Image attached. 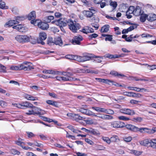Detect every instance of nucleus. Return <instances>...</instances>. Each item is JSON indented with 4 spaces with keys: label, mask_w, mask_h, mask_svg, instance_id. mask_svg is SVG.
<instances>
[{
    "label": "nucleus",
    "mask_w": 156,
    "mask_h": 156,
    "mask_svg": "<svg viewBox=\"0 0 156 156\" xmlns=\"http://www.w3.org/2000/svg\"><path fill=\"white\" fill-rule=\"evenodd\" d=\"M41 118L44 121L49 122H51L53 121L52 119L47 118L45 116H42Z\"/></svg>",
    "instance_id": "4d7b16f0"
},
{
    "label": "nucleus",
    "mask_w": 156,
    "mask_h": 156,
    "mask_svg": "<svg viewBox=\"0 0 156 156\" xmlns=\"http://www.w3.org/2000/svg\"><path fill=\"white\" fill-rule=\"evenodd\" d=\"M64 73L66 74H64L65 76H62V81H71L73 80H77L76 78L75 79L74 78L68 76V75H71L72 74H69L70 73L69 72H64Z\"/></svg>",
    "instance_id": "4468645a"
},
{
    "label": "nucleus",
    "mask_w": 156,
    "mask_h": 156,
    "mask_svg": "<svg viewBox=\"0 0 156 156\" xmlns=\"http://www.w3.org/2000/svg\"><path fill=\"white\" fill-rule=\"evenodd\" d=\"M26 133L27 135V137L28 138L34 137L35 136L33 133L31 132H26Z\"/></svg>",
    "instance_id": "052dcab7"
},
{
    "label": "nucleus",
    "mask_w": 156,
    "mask_h": 156,
    "mask_svg": "<svg viewBox=\"0 0 156 156\" xmlns=\"http://www.w3.org/2000/svg\"><path fill=\"white\" fill-rule=\"evenodd\" d=\"M11 152L12 154L14 155L17 154L19 155L20 153V151L14 149H12L11 150Z\"/></svg>",
    "instance_id": "e2e57ef3"
},
{
    "label": "nucleus",
    "mask_w": 156,
    "mask_h": 156,
    "mask_svg": "<svg viewBox=\"0 0 156 156\" xmlns=\"http://www.w3.org/2000/svg\"><path fill=\"white\" fill-rule=\"evenodd\" d=\"M27 17L29 20H31V23L35 26L36 25L37 21H39L38 20L35 19L36 14V12L34 11H33L30 12Z\"/></svg>",
    "instance_id": "20e7f679"
},
{
    "label": "nucleus",
    "mask_w": 156,
    "mask_h": 156,
    "mask_svg": "<svg viewBox=\"0 0 156 156\" xmlns=\"http://www.w3.org/2000/svg\"><path fill=\"white\" fill-rule=\"evenodd\" d=\"M143 120V118L141 117H138L133 118L132 120L136 123L140 122Z\"/></svg>",
    "instance_id": "2f4dec72"
},
{
    "label": "nucleus",
    "mask_w": 156,
    "mask_h": 156,
    "mask_svg": "<svg viewBox=\"0 0 156 156\" xmlns=\"http://www.w3.org/2000/svg\"><path fill=\"white\" fill-rule=\"evenodd\" d=\"M145 132L149 134H153L155 133L154 128H153L152 129H149L146 128V130L145 131Z\"/></svg>",
    "instance_id": "6e6d98bb"
},
{
    "label": "nucleus",
    "mask_w": 156,
    "mask_h": 156,
    "mask_svg": "<svg viewBox=\"0 0 156 156\" xmlns=\"http://www.w3.org/2000/svg\"><path fill=\"white\" fill-rule=\"evenodd\" d=\"M132 137L131 136H125L123 138V140L127 142H130L132 140Z\"/></svg>",
    "instance_id": "5fc2aeb1"
},
{
    "label": "nucleus",
    "mask_w": 156,
    "mask_h": 156,
    "mask_svg": "<svg viewBox=\"0 0 156 156\" xmlns=\"http://www.w3.org/2000/svg\"><path fill=\"white\" fill-rule=\"evenodd\" d=\"M137 25H136V24H134L133 25L130 26L128 28H127V30L128 32L131 31L134 29L136 28H137Z\"/></svg>",
    "instance_id": "de8ad7c7"
},
{
    "label": "nucleus",
    "mask_w": 156,
    "mask_h": 156,
    "mask_svg": "<svg viewBox=\"0 0 156 156\" xmlns=\"http://www.w3.org/2000/svg\"><path fill=\"white\" fill-rule=\"evenodd\" d=\"M54 17L53 16H50L46 17L45 20L47 23H50L51 20H54Z\"/></svg>",
    "instance_id": "3c124183"
},
{
    "label": "nucleus",
    "mask_w": 156,
    "mask_h": 156,
    "mask_svg": "<svg viewBox=\"0 0 156 156\" xmlns=\"http://www.w3.org/2000/svg\"><path fill=\"white\" fill-rule=\"evenodd\" d=\"M111 142H115L120 140L118 136L114 135L112 136L110 138Z\"/></svg>",
    "instance_id": "c85d7f7f"
},
{
    "label": "nucleus",
    "mask_w": 156,
    "mask_h": 156,
    "mask_svg": "<svg viewBox=\"0 0 156 156\" xmlns=\"http://www.w3.org/2000/svg\"><path fill=\"white\" fill-rule=\"evenodd\" d=\"M89 27L88 26H85L83 27V28L81 30H80L81 32H82L84 34H87L88 33V30H89Z\"/></svg>",
    "instance_id": "603ef678"
},
{
    "label": "nucleus",
    "mask_w": 156,
    "mask_h": 156,
    "mask_svg": "<svg viewBox=\"0 0 156 156\" xmlns=\"http://www.w3.org/2000/svg\"><path fill=\"white\" fill-rule=\"evenodd\" d=\"M140 145L146 147L148 146L149 144H150V146H151V142L150 139H145L141 140L140 142Z\"/></svg>",
    "instance_id": "dca6fc26"
},
{
    "label": "nucleus",
    "mask_w": 156,
    "mask_h": 156,
    "mask_svg": "<svg viewBox=\"0 0 156 156\" xmlns=\"http://www.w3.org/2000/svg\"><path fill=\"white\" fill-rule=\"evenodd\" d=\"M20 67L21 70H24L25 71H29L34 69L32 66L31 63L27 61L23 62L22 64L20 65Z\"/></svg>",
    "instance_id": "423d86ee"
},
{
    "label": "nucleus",
    "mask_w": 156,
    "mask_h": 156,
    "mask_svg": "<svg viewBox=\"0 0 156 156\" xmlns=\"http://www.w3.org/2000/svg\"><path fill=\"white\" fill-rule=\"evenodd\" d=\"M110 28L109 25L106 24L102 26L100 30L101 33H106L108 31Z\"/></svg>",
    "instance_id": "4be33fe9"
},
{
    "label": "nucleus",
    "mask_w": 156,
    "mask_h": 156,
    "mask_svg": "<svg viewBox=\"0 0 156 156\" xmlns=\"http://www.w3.org/2000/svg\"><path fill=\"white\" fill-rule=\"evenodd\" d=\"M146 129V128H139L136 127V129L135 132H139L141 133H143L144 131L145 132Z\"/></svg>",
    "instance_id": "c03bdc74"
},
{
    "label": "nucleus",
    "mask_w": 156,
    "mask_h": 156,
    "mask_svg": "<svg viewBox=\"0 0 156 156\" xmlns=\"http://www.w3.org/2000/svg\"><path fill=\"white\" fill-rule=\"evenodd\" d=\"M98 34L94 33L91 34H90L89 35L88 37V38L89 40H91L93 39L94 38H95L98 37Z\"/></svg>",
    "instance_id": "09e8293b"
},
{
    "label": "nucleus",
    "mask_w": 156,
    "mask_h": 156,
    "mask_svg": "<svg viewBox=\"0 0 156 156\" xmlns=\"http://www.w3.org/2000/svg\"><path fill=\"white\" fill-rule=\"evenodd\" d=\"M90 132L91 134L95 135H99L100 134L99 131L94 129H91L90 131Z\"/></svg>",
    "instance_id": "79ce46f5"
},
{
    "label": "nucleus",
    "mask_w": 156,
    "mask_h": 156,
    "mask_svg": "<svg viewBox=\"0 0 156 156\" xmlns=\"http://www.w3.org/2000/svg\"><path fill=\"white\" fill-rule=\"evenodd\" d=\"M90 7V8L89 9V10H85L82 12L83 15L87 18H91L92 17L96 12L94 7H92V6Z\"/></svg>",
    "instance_id": "39448f33"
},
{
    "label": "nucleus",
    "mask_w": 156,
    "mask_h": 156,
    "mask_svg": "<svg viewBox=\"0 0 156 156\" xmlns=\"http://www.w3.org/2000/svg\"><path fill=\"white\" fill-rule=\"evenodd\" d=\"M67 127L74 133H78L81 132V131L79 130L76 128H75V126H73L72 125H69Z\"/></svg>",
    "instance_id": "b1692460"
},
{
    "label": "nucleus",
    "mask_w": 156,
    "mask_h": 156,
    "mask_svg": "<svg viewBox=\"0 0 156 156\" xmlns=\"http://www.w3.org/2000/svg\"><path fill=\"white\" fill-rule=\"evenodd\" d=\"M24 98L30 101H35L38 100V98L37 97H34L31 95L28 94H25Z\"/></svg>",
    "instance_id": "a211bd4d"
},
{
    "label": "nucleus",
    "mask_w": 156,
    "mask_h": 156,
    "mask_svg": "<svg viewBox=\"0 0 156 156\" xmlns=\"http://www.w3.org/2000/svg\"><path fill=\"white\" fill-rule=\"evenodd\" d=\"M12 104L17 108L23 109H25L27 108H37V107L34 106L32 104L27 101L23 102L21 103H15Z\"/></svg>",
    "instance_id": "f03ea898"
},
{
    "label": "nucleus",
    "mask_w": 156,
    "mask_h": 156,
    "mask_svg": "<svg viewBox=\"0 0 156 156\" xmlns=\"http://www.w3.org/2000/svg\"><path fill=\"white\" fill-rule=\"evenodd\" d=\"M108 84L111 86L114 85L116 86L121 87V85H119L118 83L113 81L108 80Z\"/></svg>",
    "instance_id": "473e14b6"
},
{
    "label": "nucleus",
    "mask_w": 156,
    "mask_h": 156,
    "mask_svg": "<svg viewBox=\"0 0 156 156\" xmlns=\"http://www.w3.org/2000/svg\"><path fill=\"white\" fill-rule=\"evenodd\" d=\"M23 140L21 138H18V140L15 141V144L21 146L24 150H27L30 147H25V144L22 141Z\"/></svg>",
    "instance_id": "ddd939ff"
},
{
    "label": "nucleus",
    "mask_w": 156,
    "mask_h": 156,
    "mask_svg": "<svg viewBox=\"0 0 156 156\" xmlns=\"http://www.w3.org/2000/svg\"><path fill=\"white\" fill-rule=\"evenodd\" d=\"M0 65H1V66H0V67L1 68V69H0V72L4 73H6V67L1 64H0Z\"/></svg>",
    "instance_id": "13d9d810"
},
{
    "label": "nucleus",
    "mask_w": 156,
    "mask_h": 156,
    "mask_svg": "<svg viewBox=\"0 0 156 156\" xmlns=\"http://www.w3.org/2000/svg\"><path fill=\"white\" fill-rule=\"evenodd\" d=\"M25 19V18L24 16H17L15 18L17 24L19 23V21L24 20Z\"/></svg>",
    "instance_id": "e433bc0d"
},
{
    "label": "nucleus",
    "mask_w": 156,
    "mask_h": 156,
    "mask_svg": "<svg viewBox=\"0 0 156 156\" xmlns=\"http://www.w3.org/2000/svg\"><path fill=\"white\" fill-rule=\"evenodd\" d=\"M37 21L36 25L42 30H46L49 28V25L47 22H44L40 21L38 22Z\"/></svg>",
    "instance_id": "9b49d317"
},
{
    "label": "nucleus",
    "mask_w": 156,
    "mask_h": 156,
    "mask_svg": "<svg viewBox=\"0 0 156 156\" xmlns=\"http://www.w3.org/2000/svg\"><path fill=\"white\" fill-rule=\"evenodd\" d=\"M110 74L113 76H117L119 78L125 76L123 74L119 73L117 72L114 70L111 71Z\"/></svg>",
    "instance_id": "aec40b11"
},
{
    "label": "nucleus",
    "mask_w": 156,
    "mask_h": 156,
    "mask_svg": "<svg viewBox=\"0 0 156 156\" xmlns=\"http://www.w3.org/2000/svg\"><path fill=\"white\" fill-rule=\"evenodd\" d=\"M81 1L83 3V5L87 7H91L92 5L90 2L88 0H81Z\"/></svg>",
    "instance_id": "58836bf2"
},
{
    "label": "nucleus",
    "mask_w": 156,
    "mask_h": 156,
    "mask_svg": "<svg viewBox=\"0 0 156 156\" xmlns=\"http://www.w3.org/2000/svg\"><path fill=\"white\" fill-rule=\"evenodd\" d=\"M130 153L131 154H134V155L136 156H138L142 154V152H140V151H137L136 150H131Z\"/></svg>",
    "instance_id": "a19ab883"
},
{
    "label": "nucleus",
    "mask_w": 156,
    "mask_h": 156,
    "mask_svg": "<svg viewBox=\"0 0 156 156\" xmlns=\"http://www.w3.org/2000/svg\"><path fill=\"white\" fill-rule=\"evenodd\" d=\"M78 56L77 55H67L65 56V58L67 59L70 60H79L78 58Z\"/></svg>",
    "instance_id": "6ab92c4d"
},
{
    "label": "nucleus",
    "mask_w": 156,
    "mask_h": 156,
    "mask_svg": "<svg viewBox=\"0 0 156 156\" xmlns=\"http://www.w3.org/2000/svg\"><path fill=\"white\" fill-rule=\"evenodd\" d=\"M7 105V103L2 100L0 101V106L2 108H5Z\"/></svg>",
    "instance_id": "680f3d73"
},
{
    "label": "nucleus",
    "mask_w": 156,
    "mask_h": 156,
    "mask_svg": "<svg viewBox=\"0 0 156 156\" xmlns=\"http://www.w3.org/2000/svg\"><path fill=\"white\" fill-rule=\"evenodd\" d=\"M15 39L18 42L22 44L28 42L30 40L29 37L26 35H18Z\"/></svg>",
    "instance_id": "7ed1b4c3"
},
{
    "label": "nucleus",
    "mask_w": 156,
    "mask_h": 156,
    "mask_svg": "<svg viewBox=\"0 0 156 156\" xmlns=\"http://www.w3.org/2000/svg\"><path fill=\"white\" fill-rule=\"evenodd\" d=\"M141 36L142 38H147L148 37H152V35H151L148 34L143 33Z\"/></svg>",
    "instance_id": "0e129e2a"
},
{
    "label": "nucleus",
    "mask_w": 156,
    "mask_h": 156,
    "mask_svg": "<svg viewBox=\"0 0 156 156\" xmlns=\"http://www.w3.org/2000/svg\"><path fill=\"white\" fill-rule=\"evenodd\" d=\"M28 29L27 27L24 26V25H23L21 29L20 30V32H25L27 31Z\"/></svg>",
    "instance_id": "774afa93"
},
{
    "label": "nucleus",
    "mask_w": 156,
    "mask_h": 156,
    "mask_svg": "<svg viewBox=\"0 0 156 156\" xmlns=\"http://www.w3.org/2000/svg\"><path fill=\"white\" fill-rule=\"evenodd\" d=\"M144 65L148 66L150 67V69L151 70H153L154 69H156V65H153L152 66H150L147 64H144Z\"/></svg>",
    "instance_id": "338daca9"
},
{
    "label": "nucleus",
    "mask_w": 156,
    "mask_h": 156,
    "mask_svg": "<svg viewBox=\"0 0 156 156\" xmlns=\"http://www.w3.org/2000/svg\"><path fill=\"white\" fill-rule=\"evenodd\" d=\"M92 109L98 112H104V108L99 107H92Z\"/></svg>",
    "instance_id": "c9c22d12"
},
{
    "label": "nucleus",
    "mask_w": 156,
    "mask_h": 156,
    "mask_svg": "<svg viewBox=\"0 0 156 156\" xmlns=\"http://www.w3.org/2000/svg\"><path fill=\"white\" fill-rule=\"evenodd\" d=\"M83 38L80 35L75 36L72 40L70 41L74 45H80L81 41L83 40Z\"/></svg>",
    "instance_id": "0eeeda50"
},
{
    "label": "nucleus",
    "mask_w": 156,
    "mask_h": 156,
    "mask_svg": "<svg viewBox=\"0 0 156 156\" xmlns=\"http://www.w3.org/2000/svg\"><path fill=\"white\" fill-rule=\"evenodd\" d=\"M147 15L146 14H143L141 15L140 18V20L142 22H144L146 20Z\"/></svg>",
    "instance_id": "37998d69"
},
{
    "label": "nucleus",
    "mask_w": 156,
    "mask_h": 156,
    "mask_svg": "<svg viewBox=\"0 0 156 156\" xmlns=\"http://www.w3.org/2000/svg\"><path fill=\"white\" fill-rule=\"evenodd\" d=\"M23 25L22 24H18L16 26H14L12 28L14 29H16L19 31L21 29L22 27L23 26Z\"/></svg>",
    "instance_id": "864d4df0"
},
{
    "label": "nucleus",
    "mask_w": 156,
    "mask_h": 156,
    "mask_svg": "<svg viewBox=\"0 0 156 156\" xmlns=\"http://www.w3.org/2000/svg\"><path fill=\"white\" fill-rule=\"evenodd\" d=\"M62 19H60L57 20H55L51 22V23L57 25L61 26H62V24L63 23V21L62 20Z\"/></svg>",
    "instance_id": "393cba45"
},
{
    "label": "nucleus",
    "mask_w": 156,
    "mask_h": 156,
    "mask_svg": "<svg viewBox=\"0 0 156 156\" xmlns=\"http://www.w3.org/2000/svg\"><path fill=\"white\" fill-rule=\"evenodd\" d=\"M47 34L44 32H40L39 34V37L37 38V41L38 43H40L42 45L44 44V42L43 41L46 39Z\"/></svg>",
    "instance_id": "9d476101"
},
{
    "label": "nucleus",
    "mask_w": 156,
    "mask_h": 156,
    "mask_svg": "<svg viewBox=\"0 0 156 156\" xmlns=\"http://www.w3.org/2000/svg\"><path fill=\"white\" fill-rule=\"evenodd\" d=\"M148 20L150 22H152L156 20V15L155 14H151L149 16Z\"/></svg>",
    "instance_id": "cd10ccee"
},
{
    "label": "nucleus",
    "mask_w": 156,
    "mask_h": 156,
    "mask_svg": "<svg viewBox=\"0 0 156 156\" xmlns=\"http://www.w3.org/2000/svg\"><path fill=\"white\" fill-rule=\"evenodd\" d=\"M106 114L110 115H113L114 114V111L111 109H106L104 108V112Z\"/></svg>",
    "instance_id": "ea45409f"
},
{
    "label": "nucleus",
    "mask_w": 156,
    "mask_h": 156,
    "mask_svg": "<svg viewBox=\"0 0 156 156\" xmlns=\"http://www.w3.org/2000/svg\"><path fill=\"white\" fill-rule=\"evenodd\" d=\"M42 73L46 74H55L56 73V71L53 70H52L50 69H44L42 71Z\"/></svg>",
    "instance_id": "c756f323"
},
{
    "label": "nucleus",
    "mask_w": 156,
    "mask_h": 156,
    "mask_svg": "<svg viewBox=\"0 0 156 156\" xmlns=\"http://www.w3.org/2000/svg\"><path fill=\"white\" fill-rule=\"evenodd\" d=\"M26 114L27 115H35V114H37V115H41V112H34V111L33 110H29L28 111V112L26 113Z\"/></svg>",
    "instance_id": "f704fd0d"
},
{
    "label": "nucleus",
    "mask_w": 156,
    "mask_h": 156,
    "mask_svg": "<svg viewBox=\"0 0 156 156\" xmlns=\"http://www.w3.org/2000/svg\"><path fill=\"white\" fill-rule=\"evenodd\" d=\"M91 54H87L83 56H78V58L79 59V62H83L87 60H89L91 59L92 56H91Z\"/></svg>",
    "instance_id": "f8f14e48"
},
{
    "label": "nucleus",
    "mask_w": 156,
    "mask_h": 156,
    "mask_svg": "<svg viewBox=\"0 0 156 156\" xmlns=\"http://www.w3.org/2000/svg\"><path fill=\"white\" fill-rule=\"evenodd\" d=\"M134 6H130L127 12H129V14L132 13L134 12Z\"/></svg>",
    "instance_id": "bf43d9fd"
},
{
    "label": "nucleus",
    "mask_w": 156,
    "mask_h": 156,
    "mask_svg": "<svg viewBox=\"0 0 156 156\" xmlns=\"http://www.w3.org/2000/svg\"><path fill=\"white\" fill-rule=\"evenodd\" d=\"M84 114L89 116H93L95 117L97 116V115H95V113L93 112L90 110L87 109Z\"/></svg>",
    "instance_id": "7c9ffc66"
},
{
    "label": "nucleus",
    "mask_w": 156,
    "mask_h": 156,
    "mask_svg": "<svg viewBox=\"0 0 156 156\" xmlns=\"http://www.w3.org/2000/svg\"><path fill=\"white\" fill-rule=\"evenodd\" d=\"M46 103L48 105H51L55 107H57L58 106L57 102L56 101L51 100H48L46 101Z\"/></svg>",
    "instance_id": "a878e982"
},
{
    "label": "nucleus",
    "mask_w": 156,
    "mask_h": 156,
    "mask_svg": "<svg viewBox=\"0 0 156 156\" xmlns=\"http://www.w3.org/2000/svg\"><path fill=\"white\" fill-rule=\"evenodd\" d=\"M21 68L20 65L18 66H12L10 68V69L11 70H21V69H20Z\"/></svg>",
    "instance_id": "49530a36"
},
{
    "label": "nucleus",
    "mask_w": 156,
    "mask_h": 156,
    "mask_svg": "<svg viewBox=\"0 0 156 156\" xmlns=\"http://www.w3.org/2000/svg\"><path fill=\"white\" fill-rule=\"evenodd\" d=\"M125 127L128 129L134 132H135L136 129V127L135 126L130 124L126 125L125 124Z\"/></svg>",
    "instance_id": "412c9836"
},
{
    "label": "nucleus",
    "mask_w": 156,
    "mask_h": 156,
    "mask_svg": "<svg viewBox=\"0 0 156 156\" xmlns=\"http://www.w3.org/2000/svg\"><path fill=\"white\" fill-rule=\"evenodd\" d=\"M0 8L2 9H7V6H5V2L2 1H0Z\"/></svg>",
    "instance_id": "8fccbe9b"
},
{
    "label": "nucleus",
    "mask_w": 156,
    "mask_h": 156,
    "mask_svg": "<svg viewBox=\"0 0 156 156\" xmlns=\"http://www.w3.org/2000/svg\"><path fill=\"white\" fill-rule=\"evenodd\" d=\"M54 44L60 46H61L62 45V41L61 37H58L54 39Z\"/></svg>",
    "instance_id": "f3484780"
},
{
    "label": "nucleus",
    "mask_w": 156,
    "mask_h": 156,
    "mask_svg": "<svg viewBox=\"0 0 156 156\" xmlns=\"http://www.w3.org/2000/svg\"><path fill=\"white\" fill-rule=\"evenodd\" d=\"M97 148L98 150H104L106 148L103 145H98L97 146Z\"/></svg>",
    "instance_id": "69168bd1"
},
{
    "label": "nucleus",
    "mask_w": 156,
    "mask_h": 156,
    "mask_svg": "<svg viewBox=\"0 0 156 156\" xmlns=\"http://www.w3.org/2000/svg\"><path fill=\"white\" fill-rule=\"evenodd\" d=\"M95 80H98V81L100 83H105L107 84H108V79H102L100 78H95Z\"/></svg>",
    "instance_id": "72a5a7b5"
},
{
    "label": "nucleus",
    "mask_w": 156,
    "mask_h": 156,
    "mask_svg": "<svg viewBox=\"0 0 156 156\" xmlns=\"http://www.w3.org/2000/svg\"><path fill=\"white\" fill-rule=\"evenodd\" d=\"M67 23L69 29L74 33L77 32V30L81 28V26L79 23H74L71 19L67 20Z\"/></svg>",
    "instance_id": "f257e3e1"
},
{
    "label": "nucleus",
    "mask_w": 156,
    "mask_h": 156,
    "mask_svg": "<svg viewBox=\"0 0 156 156\" xmlns=\"http://www.w3.org/2000/svg\"><path fill=\"white\" fill-rule=\"evenodd\" d=\"M125 55L124 54H121L120 55H118L116 54L112 55L110 54H108L106 55V57L109 58H119L121 57H124Z\"/></svg>",
    "instance_id": "2eb2a0df"
},
{
    "label": "nucleus",
    "mask_w": 156,
    "mask_h": 156,
    "mask_svg": "<svg viewBox=\"0 0 156 156\" xmlns=\"http://www.w3.org/2000/svg\"><path fill=\"white\" fill-rule=\"evenodd\" d=\"M119 119L124 121H129L130 120V119L128 117L124 116H120L118 117Z\"/></svg>",
    "instance_id": "a18cd8bd"
},
{
    "label": "nucleus",
    "mask_w": 156,
    "mask_h": 156,
    "mask_svg": "<svg viewBox=\"0 0 156 156\" xmlns=\"http://www.w3.org/2000/svg\"><path fill=\"white\" fill-rule=\"evenodd\" d=\"M102 139L105 142L108 144L111 143V140L110 138L108 137L103 136L101 137Z\"/></svg>",
    "instance_id": "4c0bfd02"
},
{
    "label": "nucleus",
    "mask_w": 156,
    "mask_h": 156,
    "mask_svg": "<svg viewBox=\"0 0 156 156\" xmlns=\"http://www.w3.org/2000/svg\"><path fill=\"white\" fill-rule=\"evenodd\" d=\"M111 126L113 128H122L125 127V123L119 121H114L111 123Z\"/></svg>",
    "instance_id": "1a4fd4ad"
},
{
    "label": "nucleus",
    "mask_w": 156,
    "mask_h": 156,
    "mask_svg": "<svg viewBox=\"0 0 156 156\" xmlns=\"http://www.w3.org/2000/svg\"><path fill=\"white\" fill-rule=\"evenodd\" d=\"M73 119L77 122L83 120V117L78 114H75L73 115Z\"/></svg>",
    "instance_id": "bb28decb"
},
{
    "label": "nucleus",
    "mask_w": 156,
    "mask_h": 156,
    "mask_svg": "<svg viewBox=\"0 0 156 156\" xmlns=\"http://www.w3.org/2000/svg\"><path fill=\"white\" fill-rule=\"evenodd\" d=\"M120 111L122 114L131 116L134 115L136 114L134 110L126 108L121 109Z\"/></svg>",
    "instance_id": "6e6552de"
},
{
    "label": "nucleus",
    "mask_w": 156,
    "mask_h": 156,
    "mask_svg": "<svg viewBox=\"0 0 156 156\" xmlns=\"http://www.w3.org/2000/svg\"><path fill=\"white\" fill-rule=\"evenodd\" d=\"M17 24L15 20H10L6 22L5 25V27H9L14 26L15 24Z\"/></svg>",
    "instance_id": "5701e85b"
}]
</instances>
